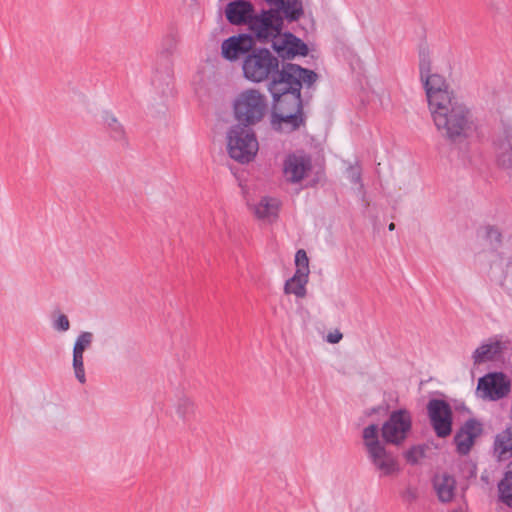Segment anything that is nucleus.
Here are the masks:
<instances>
[{
  "instance_id": "obj_30",
  "label": "nucleus",
  "mask_w": 512,
  "mask_h": 512,
  "mask_svg": "<svg viewBox=\"0 0 512 512\" xmlns=\"http://www.w3.org/2000/svg\"><path fill=\"white\" fill-rule=\"evenodd\" d=\"M426 445H413L404 454L408 463L415 465L420 458L425 457Z\"/></svg>"
},
{
  "instance_id": "obj_10",
  "label": "nucleus",
  "mask_w": 512,
  "mask_h": 512,
  "mask_svg": "<svg viewBox=\"0 0 512 512\" xmlns=\"http://www.w3.org/2000/svg\"><path fill=\"white\" fill-rule=\"evenodd\" d=\"M430 425L438 438H447L453 431L454 414L448 401L431 398L426 405Z\"/></svg>"
},
{
  "instance_id": "obj_28",
  "label": "nucleus",
  "mask_w": 512,
  "mask_h": 512,
  "mask_svg": "<svg viewBox=\"0 0 512 512\" xmlns=\"http://www.w3.org/2000/svg\"><path fill=\"white\" fill-rule=\"evenodd\" d=\"M194 413V403L187 397L179 399L177 404V414L184 422L189 421L190 415Z\"/></svg>"
},
{
  "instance_id": "obj_13",
  "label": "nucleus",
  "mask_w": 512,
  "mask_h": 512,
  "mask_svg": "<svg viewBox=\"0 0 512 512\" xmlns=\"http://www.w3.org/2000/svg\"><path fill=\"white\" fill-rule=\"evenodd\" d=\"M258 40L254 33H242L225 39L221 45V55L228 61H237L243 59L253 49Z\"/></svg>"
},
{
  "instance_id": "obj_17",
  "label": "nucleus",
  "mask_w": 512,
  "mask_h": 512,
  "mask_svg": "<svg viewBox=\"0 0 512 512\" xmlns=\"http://www.w3.org/2000/svg\"><path fill=\"white\" fill-rule=\"evenodd\" d=\"M306 116L304 114V104L299 101V108L296 111L279 113L271 111V126L273 130L282 132L285 130L283 125L288 127L287 132L298 130L305 125Z\"/></svg>"
},
{
  "instance_id": "obj_34",
  "label": "nucleus",
  "mask_w": 512,
  "mask_h": 512,
  "mask_svg": "<svg viewBox=\"0 0 512 512\" xmlns=\"http://www.w3.org/2000/svg\"><path fill=\"white\" fill-rule=\"evenodd\" d=\"M401 498L404 502L412 504L418 499V490L414 487H407L402 493Z\"/></svg>"
},
{
  "instance_id": "obj_14",
  "label": "nucleus",
  "mask_w": 512,
  "mask_h": 512,
  "mask_svg": "<svg viewBox=\"0 0 512 512\" xmlns=\"http://www.w3.org/2000/svg\"><path fill=\"white\" fill-rule=\"evenodd\" d=\"M420 81L426 93L429 109L455 96L454 92L449 90L445 78L438 73L429 74Z\"/></svg>"
},
{
  "instance_id": "obj_39",
  "label": "nucleus",
  "mask_w": 512,
  "mask_h": 512,
  "mask_svg": "<svg viewBox=\"0 0 512 512\" xmlns=\"http://www.w3.org/2000/svg\"><path fill=\"white\" fill-rule=\"evenodd\" d=\"M388 229L390 231H393L395 229V223L391 222L389 225H388Z\"/></svg>"
},
{
  "instance_id": "obj_24",
  "label": "nucleus",
  "mask_w": 512,
  "mask_h": 512,
  "mask_svg": "<svg viewBox=\"0 0 512 512\" xmlns=\"http://www.w3.org/2000/svg\"><path fill=\"white\" fill-rule=\"evenodd\" d=\"M279 209V202L275 198L262 197L260 202L255 205L254 213L259 219H269L277 217Z\"/></svg>"
},
{
  "instance_id": "obj_16",
  "label": "nucleus",
  "mask_w": 512,
  "mask_h": 512,
  "mask_svg": "<svg viewBox=\"0 0 512 512\" xmlns=\"http://www.w3.org/2000/svg\"><path fill=\"white\" fill-rule=\"evenodd\" d=\"M311 157L305 153H289L283 162V172L290 183H300L311 171Z\"/></svg>"
},
{
  "instance_id": "obj_35",
  "label": "nucleus",
  "mask_w": 512,
  "mask_h": 512,
  "mask_svg": "<svg viewBox=\"0 0 512 512\" xmlns=\"http://www.w3.org/2000/svg\"><path fill=\"white\" fill-rule=\"evenodd\" d=\"M348 178L353 184H360L361 188H363V184L361 182V170L357 167H350L348 169Z\"/></svg>"
},
{
  "instance_id": "obj_19",
  "label": "nucleus",
  "mask_w": 512,
  "mask_h": 512,
  "mask_svg": "<svg viewBox=\"0 0 512 512\" xmlns=\"http://www.w3.org/2000/svg\"><path fill=\"white\" fill-rule=\"evenodd\" d=\"M93 333L91 332H81L78 338L75 341L73 347V369L75 373L76 379L84 384L86 382L84 363H83V353L86 349H88L93 341Z\"/></svg>"
},
{
  "instance_id": "obj_2",
  "label": "nucleus",
  "mask_w": 512,
  "mask_h": 512,
  "mask_svg": "<svg viewBox=\"0 0 512 512\" xmlns=\"http://www.w3.org/2000/svg\"><path fill=\"white\" fill-rule=\"evenodd\" d=\"M430 111L437 129L451 142L469 137L476 129L470 109L456 96Z\"/></svg>"
},
{
  "instance_id": "obj_22",
  "label": "nucleus",
  "mask_w": 512,
  "mask_h": 512,
  "mask_svg": "<svg viewBox=\"0 0 512 512\" xmlns=\"http://www.w3.org/2000/svg\"><path fill=\"white\" fill-rule=\"evenodd\" d=\"M499 500L512 508V461L506 467L504 477L498 483Z\"/></svg>"
},
{
  "instance_id": "obj_26",
  "label": "nucleus",
  "mask_w": 512,
  "mask_h": 512,
  "mask_svg": "<svg viewBox=\"0 0 512 512\" xmlns=\"http://www.w3.org/2000/svg\"><path fill=\"white\" fill-rule=\"evenodd\" d=\"M494 447L500 458H506L512 453V425L496 436Z\"/></svg>"
},
{
  "instance_id": "obj_33",
  "label": "nucleus",
  "mask_w": 512,
  "mask_h": 512,
  "mask_svg": "<svg viewBox=\"0 0 512 512\" xmlns=\"http://www.w3.org/2000/svg\"><path fill=\"white\" fill-rule=\"evenodd\" d=\"M302 279L301 277H299L298 279L294 280V275L289 278L286 282H285V285H284V292L286 294H294L296 297L298 298H303L305 297L306 295V285H304V290L302 293H298L297 291V286L302 283Z\"/></svg>"
},
{
  "instance_id": "obj_29",
  "label": "nucleus",
  "mask_w": 512,
  "mask_h": 512,
  "mask_svg": "<svg viewBox=\"0 0 512 512\" xmlns=\"http://www.w3.org/2000/svg\"><path fill=\"white\" fill-rule=\"evenodd\" d=\"M453 442L456 446V452L459 455L465 456L468 455L473 448L476 440L472 439V437H461L456 439V434L454 435Z\"/></svg>"
},
{
  "instance_id": "obj_23",
  "label": "nucleus",
  "mask_w": 512,
  "mask_h": 512,
  "mask_svg": "<svg viewBox=\"0 0 512 512\" xmlns=\"http://www.w3.org/2000/svg\"><path fill=\"white\" fill-rule=\"evenodd\" d=\"M103 122L106 125L110 136L113 140L121 142L122 145L127 144L125 130L122 124L117 120V118L110 112L105 111L103 113Z\"/></svg>"
},
{
  "instance_id": "obj_37",
  "label": "nucleus",
  "mask_w": 512,
  "mask_h": 512,
  "mask_svg": "<svg viewBox=\"0 0 512 512\" xmlns=\"http://www.w3.org/2000/svg\"><path fill=\"white\" fill-rule=\"evenodd\" d=\"M464 469H467V475H466L467 478H475L476 477V470H477L476 464L471 463V462H466L464 464Z\"/></svg>"
},
{
  "instance_id": "obj_8",
  "label": "nucleus",
  "mask_w": 512,
  "mask_h": 512,
  "mask_svg": "<svg viewBox=\"0 0 512 512\" xmlns=\"http://www.w3.org/2000/svg\"><path fill=\"white\" fill-rule=\"evenodd\" d=\"M229 156L239 163H249L256 156L258 141L252 128L232 125L227 132Z\"/></svg>"
},
{
  "instance_id": "obj_6",
  "label": "nucleus",
  "mask_w": 512,
  "mask_h": 512,
  "mask_svg": "<svg viewBox=\"0 0 512 512\" xmlns=\"http://www.w3.org/2000/svg\"><path fill=\"white\" fill-rule=\"evenodd\" d=\"M179 42L178 35L170 31L162 40L160 52L155 64V73L151 83L165 95L171 91L170 84L173 78V55Z\"/></svg>"
},
{
  "instance_id": "obj_31",
  "label": "nucleus",
  "mask_w": 512,
  "mask_h": 512,
  "mask_svg": "<svg viewBox=\"0 0 512 512\" xmlns=\"http://www.w3.org/2000/svg\"><path fill=\"white\" fill-rule=\"evenodd\" d=\"M486 239L489 241L493 250H497L502 244V234L500 230L493 226H486Z\"/></svg>"
},
{
  "instance_id": "obj_40",
  "label": "nucleus",
  "mask_w": 512,
  "mask_h": 512,
  "mask_svg": "<svg viewBox=\"0 0 512 512\" xmlns=\"http://www.w3.org/2000/svg\"><path fill=\"white\" fill-rule=\"evenodd\" d=\"M378 411H379V407H377V408L374 407V408L371 409V414L377 413Z\"/></svg>"
},
{
  "instance_id": "obj_21",
  "label": "nucleus",
  "mask_w": 512,
  "mask_h": 512,
  "mask_svg": "<svg viewBox=\"0 0 512 512\" xmlns=\"http://www.w3.org/2000/svg\"><path fill=\"white\" fill-rule=\"evenodd\" d=\"M299 101L304 104L302 93H299V97L293 94H285L275 99V96H272V111L279 113L296 111L299 108Z\"/></svg>"
},
{
  "instance_id": "obj_18",
  "label": "nucleus",
  "mask_w": 512,
  "mask_h": 512,
  "mask_svg": "<svg viewBox=\"0 0 512 512\" xmlns=\"http://www.w3.org/2000/svg\"><path fill=\"white\" fill-rule=\"evenodd\" d=\"M506 343L497 337L490 338L488 342L482 343L472 355L475 365H480L486 362L500 360L504 350H506Z\"/></svg>"
},
{
  "instance_id": "obj_25",
  "label": "nucleus",
  "mask_w": 512,
  "mask_h": 512,
  "mask_svg": "<svg viewBox=\"0 0 512 512\" xmlns=\"http://www.w3.org/2000/svg\"><path fill=\"white\" fill-rule=\"evenodd\" d=\"M455 479L450 475H443L441 482H435L434 486L441 502H450L454 497Z\"/></svg>"
},
{
  "instance_id": "obj_27",
  "label": "nucleus",
  "mask_w": 512,
  "mask_h": 512,
  "mask_svg": "<svg viewBox=\"0 0 512 512\" xmlns=\"http://www.w3.org/2000/svg\"><path fill=\"white\" fill-rule=\"evenodd\" d=\"M483 432L482 423L475 419L469 418L466 420L463 425L456 431V439L467 436L472 437V439L476 440L479 436H481Z\"/></svg>"
},
{
  "instance_id": "obj_7",
  "label": "nucleus",
  "mask_w": 512,
  "mask_h": 512,
  "mask_svg": "<svg viewBox=\"0 0 512 512\" xmlns=\"http://www.w3.org/2000/svg\"><path fill=\"white\" fill-rule=\"evenodd\" d=\"M279 66V59L267 48L253 47L243 59V76L252 82H262L271 78Z\"/></svg>"
},
{
  "instance_id": "obj_41",
  "label": "nucleus",
  "mask_w": 512,
  "mask_h": 512,
  "mask_svg": "<svg viewBox=\"0 0 512 512\" xmlns=\"http://www.w3.org/2000/svg\"><path fill=\"white\" fill-rule=\"evenodd\" d=\"M452 512H464V510L461 507H459V508L453 509Z\"/></svg>"
},
{
  "instance_id": "obj_9",
  "label": "nucleus",
  "mask_w": 512,
  "mask_h": 512,
  "mask_svg": "<svg viewBox=\"0 0 512 512\" xmlns=\"http://www.w3.org/2000/svg\"><path fill=\"white\" fill-rule=\"evenodd\" d=\"M411 413L405 408L393 410L379 428V438L389 445L401 447L412 432Z\"/></svg>"
},
{
  "instance_id": "obj_36",
  "label": "nucleus",
  "mask_w": 512,
  "mask_h": 512,
  "mask_svg": "<svg viewBox=\"0 0 512 512\" xmlns=\"http://www.w3.org/2000/svg\"><path fill=\"white\" fill-rule=\"evenodd\" d=\"M58 313L56 320L54 321V328L60 332L64 331V313H61L60 309L57 308L56 311Z\"/></svg>"
},
{
  "instance_id": "obj_1",
  "label": "nucleus",
  "mask_w": 512,
  "mask_h": 512,
  "mask_svg": "<svg viewBox=\"0 0 512 512\" xmlns=\"http://www.w3.org/2000/svg\"><path fill=\"white\" fill-rule=\"evenodd\" d=\"M269 9L256 13L249 0H233L225 7V17L232 25H247L258 42L266 44L284 28V21H298L304 14L302 0H263Z\"/></svg>"
},
{
  "instance_id": "obj_12",
  "label": "nucleus",
  "mask_w": 512,
  "mask_h": 512,
  "mask_svg": "<svg viewBox=\"0 0 512 512\" xmlns=\"http://www.w3.org/2000/svg\"><path fill=\"white\" fill-rule=\"evenodd\" d=\"M477 389L483 393L484 398L498 401L509 394L511 380L502 371L488 372L478 379Z\"/></svg>"
},
{
  "instance_id": "obj_4",
  "label": "nucleus",
  "mask_w": 512,
  "mask_h": 512,
  "mask_svg": "<svg viewBox=\"0 0 512 512\" xmlns=\"http://www.w3.org/2000/svg\"><path fill=\"white\" fill-rule=\"evenodd\" d=\"M362 437L367 451V457L375 470L379 471L380 477H388L398 474L400 465L398 454L387 446L379 438V426L370 424L363 429Z\"/></svg>"
},
{
  "instance_id": "obj_20",
  "label": "nucleus",
  "mask_w": 512,
  "mask_h": 512,
  "mask_svg": "<svg viewBox=\"0 0 512 512\" xmlns=\"http://www.w3.org/2000/svg\"><path fill=\"white\" fill-rule=\"evenodd\" d=\"M295 265L296 271L294 273V280L298 279L299 277L303 278L302 283H300L297 286L298 293H302L304 290V285H306L308 282V277L310 273L309 258L304 249L297 250L295 254Z\"/></svg>"
},
{
  "instance_id": "obj_42",
  "label": "nucleus",
  "mask_w": 512,
  "mask_h": 512,
  "mask_svg": "<svg viewBox=\"0 0 512 512\" xmlns=\"http://www.w3.org/2000/svg\"><path fill=\"white\" fill-rule=\"evenodd\" d=\"M69 327H70V324H69L68 318L66 317V331L69 329Z\"/></svg>"
},
{
  "instance_id": "obj_3",
  "label": "nucleus",
  "mask_w": 512,
  "mask_h": 512,
  "mask_svg": "<svg viewBox=\"0 0 512 512\" xmlns=\"http://www.w3.org/2000/svg\"><path fill=\"white\" fill-rule=\"evenodd\" d=\"M318 79V74L311 69L295 63H283L272 74L268 83V91L271 96L278 99L281 95L293 94L299 97L303 84L312 86Z\"/></svg>"
},
{
  "instance_id": "obj_38",
  "label": "nucleus",
  "mask_w": 512,
  "mask_h": 512,
  "mask_svg": "<svg viewBox=\"0 0 512 512\" xmlns=\"http://www.w3.org/2000/svg\"><path fill=\"white\" fill-rule=\"evenodd\" d=\"M343 335L336 331L335 333H329L327 335V341L331 344H336L338 342H340V340L342 339Z\"/></svg>"
},
{
  "instance_id": "obj_32",
  "label": "nucleus",
  "mask_w": 512,
  "mask_h": 512,
  "mask_svg": "<svg viewBox=\"0 0 512 512\" xmlns=\"http://www.w3.org/2000/svg\"><path fill=\"white\" fill-rule=\"evenodd\" d=\"M419 73L420 79L432 74L429 52L425 49H421L419 52Z\"/></svg>"
},
{
  "instance_id": "obj_5",
  "label": "nucleus",
  "mask_w": 512,
  "mask_h": 512,
  "mask_svg": "<svg viewBox=\"0 0 512 512\" xmlns=\"http://www.w3.org/2000/svg\"><path fill=\"white\" fill-rule=\"evenodd\" d=\"M266 109V99L259 91L255 89L242 91L233 101L236 125L251 128L263 119Z\"/></svg>"
},
{
  "instance_id": "obj_11",
  "label": "nucleus",
  "mask_w": 512,
  "mask_h": 512,
  "mask_svg": "<svg viewBox=\"0 0 512 512\" xmlns=\"http://www.w3.org/2000/svg\"><path fill=\"white\" fill-rule=\"evenodd\" d=\"M269 42L282 60H292L297 56L306 57L309 54L308 45L293 33L287 31L277 33Z\"/></svg>"
},
{
  "instance_id": "obj_15",
  "label": "nucleus",
  "mask_w": 512,
  "mask_h": 512,
  "mask_svg": "<svg viewBox=\"0 0 512 512\" xmlns=\"http://www.w3.org/2000/svg\"><path fill=\"white\" fill-rule=\"evenodd\" d=\"M498 166L512 176V125L503 123L502 130L494 137Z\"/></svg>"
}]
</instances>
